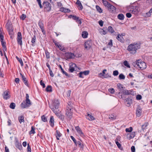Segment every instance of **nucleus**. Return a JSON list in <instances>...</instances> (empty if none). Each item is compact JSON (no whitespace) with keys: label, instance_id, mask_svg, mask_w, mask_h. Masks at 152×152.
<instances>
[{"label":"nucleus","instance_id":"nucleus-9","mask_svg":"<svg viewBox=\"0 0 152 152\" xmlns=\"http://www.w3.org/2000/svg\"><path fill=\"white\" fill-rule=\"evenodd\" d=\"M72 112L71 110V108L68 107L67 108L66 110V116L68 120H70L72 117Z\"/></svg>","mask_w":152,"mask_h":152},{"label":"nucleus","instance_id":"nucleus-28","mask_svg":"<svg viewBox=\"0 0 152 152\" xmlns=\"http://www.w3.org/2000/svg\"><path fill=\"white\" fill-rule=\"evenodd\" d=\"M118 18L121 20H123L124 18V16L122 14H120L118 15Z\"/></svg>","mask_w":152,"mask_h":152},{"label":"nucleus","instance_id":"nucleus-44","mask_svg":"<svg viewBox=\"0 0 152 152\" xmlns=\"http://www.w3.org/2000/svg\"><path fill=\"white\" fill-rule=\"evenodd\" d=\"M135 136V133L134 132H132L130 134L129 137L130 138H133Z\"/></svg>","mask_w":152,"mask_h":152},{"label":"nucleus","instance_id":"nucleus-39","mask_svg":"<svg viewBox=\"0 0 152 152\" xmlns=\"http://www.w3.org/2000/svg\"><path fill=\"white\" fill-rule=\"evenodd\" d=\"M96 7L97 10L98 12L99 13L102 12V10L99 6L96 5Z\"/></svg>","mask_w":152,"mask_h":152},{"label":"nucleus","instance_id":"nucleus-49","mask_svg":"<svg viewBox=\"0 0 152 152\" xmlns=\"http://www.w3.org/2000/svg\"><path fill=\"white\" fill-rule=\"evenodd\" d=\"M108 91L110 92L111 94H113L115 92V90L113 88H110L108 89Z\"/></svg>","mask_w":152,"mask_h":152},{"label":"nucleus","instance_id":"nucleus-20","mask_svg":"<svg viewBox=\"0 0 152 152\" xmlns=\"http://www.w3.org/2000/svg\"><path fill=\"white\" fill-rule=\"evenodd\" d=\"M62 135V134L60 133L59 131L56 130V136L57 140H59V137H60Z\"/></svg>","mask_w":152,"mask_h":152},{"label":"nucleus","instance_id":"nucleus-6","mask_svg":"<svg viewBox=\"0 0 152 152\" xmlns=\"http://www.w3.org/2000/svg\"><path fill=\"white\" fill-rule=\"evenodd\" d=\"M6 25L7 28L8 32L11 38L12 37L14 34L13 31V26L11 23H9V22L7 23Z\"/></svg>","mask_w":152,"mask_h":152},{"label":"nucleus","instance_id":"nucleus-18","mask_svg":"<svg viewBox=\"0 0 152 152\" xmlns=\"http://www.w3.org/2000/svg\"><path fill=\"white\" fill-rule=\"evenodd\" d=\"M75 128L76 130L77 131V133L81 136L83 137L84 136V134L82 132V130L80 129V128L78 126H75Z\"/></svg>","mask_w":152,"mask_h":152},{"label":"nucleus","instance_id":"nucleus-53","mask_svg":"<svg viewBox=\"0 0 152 152\" xmlns=\"http://www.w3.org/2000/svg\"><path fill=\"white\" fill-rule=\"evenodd\" d=\"M27 152H31V147L30 146L29 144L28 143L27 144Z\"/></svg>","mask_w":152,"mask_h":152},{"label":"nucleus","instance_id":"nucleus-2","mask_svg":"<svg viewBox=\"0 0 152 152\" xmlns=\"http://www.w3.org/2000/svg\"><path fill=\"white\" fill-rule=\"evenodd\" d=\"M141 44L139 43H134L129 45L127 50L131 54H134L137 52V50L140 48Z\"/></svg>","mask_w":152,"mask_h":152},{"label":"nucleus","instance_id":"nucleus-22","mask_svg":"<svg viewBox=\"0 0 152 152\" xmlns=\"http://www.w3.org/2000/svg\"><path fill=\"white\" fill-rule=\"evenodd\" d=\"M134 8V7L132 8L130 11L132 14H136L137 13L138 11L136 8Z\"/></svg>","mask_w":152,"mask_h":152},{"label":"nucleus","instance_id":"nucleus-1","mask_svg":"<svg viewBox=\"0 0 152 152\" xmlns=\"http://www.w3.org/2000/svg\"><path fill=\"white\" fill-rule=\"evenodd\" d=\"M60 103L57 99H55L53 101L52 105L50 107L53 112L58 116H59L62 119H64V116L60 113L59 110L58 109Z\"/></svg>","mask_w":152,"mask_h":152},{"label":"nucleus","instance_id":"nucleus-32","mask_svg":"<svg viewBox=\"0 0 152 152\" xmlns=\"http://www.w3.org/2000/svg\"><path fill=\"white\" fill-rule=\"evenodd\" d=\"M115 143L120 149L122 151L124 150L123 148L121 147V144L118 141H116Z\"/></svg>","mask_w":152,"mask_h":152},{"label":"nucleus","instance_id":"nucleus-48","mask_svg":"<svg viewBox=\"0 0 152 152\" xmlns=\"http://www.w3.org/2000/svg\"><path fill=\"white\" fill-rule=\"evenodd\" d=\"M77 145L78 144L80 148H83V145L80 141H78L77 142Z\"/></svg>","mask_w":152,"mask_h":152},{"label":"nucleus","instance_id":"nucleus-11","mask_svg":"<svg viewBox=\"0 0 152 152\" xmlns=\"http://www.w3.org/2000/svg\"><path fill=\"white\" fill-rule=\"evenodd\" d=\"M92 44L91 40H89L86 42L84 43V47L86 49H89L91 46Z\"/></svg>","mask_w":152,"mask_h":152},{"label":"nucleus","instance_id":"nucleus-25","mask_svg":"<svg viewBox=\"0 0 152 152\" xmlns=\"http://www.w3.org/2000/svg\"><path fill=\"white\" fill-rule=\"evenodd\" d=\"M24 118L23 115H21L18 117V120L20 124H21L22 122L24 123Z\"/></svg>","mask_w":152,"mask_h":152},{"label":"nucleus","instance_id":"nucleus-33","mask_svg":"<svg viewBox=\"0 0 152 152\" xmlns=\"http://www.w3.org/2000/svg\"><path fill=\"white\" fill-rule=\"evenodd\" d=\"M35 128L33 126H32L31 127V131L29 132V133L30 134H34L35 133Z\"/></svg>","mask_w":152,"mask_h":152},{"label":"nucleus","instance_id":"nucleus-21","mask_svg":"<svg viewBox=\"0 0 152 152\" xmlns=\"http://www.w3.org/2000/svg\"><path fill=\"white\" fill-rule=\"evenodd\" d=\"M142 110L140 108H137L136 110V115L137 116L140 117L141 114Z\"/></svg>","mask_w":152,"mask_h":152},{"label":"nucleus","instance_id":"nucleus-27","mask_svg":"<svg viewBox=\"0 0 152 152\" xmlns=\"http://www.w3.org/2000/svg\"><path fill=\"white\" fill-rule=\"evenodd\" d=\"M59 67L61 69V72H62L63 74H64L66 76L69 77V75H68V74L66 72L64 71V70L63 69L61 66V65H60Z\"/></svg>","mask_w":152,"mask_h":152},{"label":"nucleus","instance_id":"nucleus-3","mask_svg":"<svg viewBox=\"0 0 152 152\" xmlns=\"http://www.w3.org/2000/svg\"><path fill=\"white\" fill-rule=\"evenodd\" d=\"M133 65L134 67L137 68H139L142 70L146 68V63L141 60H138L133 62Z\"/></svg>","mask_w":152,"mask_h":152},{"label":"nucleus","instance_id":"nucleus-51","mask_svg":"<svg viewBox=\"0 0 152 152\" xmlns=\"http://www.w3.org/2000/svg\"><path fill=\"white\" fill-rule=\"evenodd\" d=\"M70 137L72 139V140H73V141L74 142L75 144L77 145V142L76 141V140L75 139V138L73 136H71Z\"/></svg>","mask_w":152,"mask_h":152},{"label":"nucleus","instance_id":"nucleus-55","mask_svg":"<svg viewBox=\"0 0 152 152\" xmlns=\"http://www.w3.org/2000/svg\"><path fill=\"white\" fill-rule=\"evenodd\" d=\"M151 15V14L148 12L145 14V17H150Z\"/></svg>","mask_w":152,"mask_h":152},{"label":"nucleus","instance_id":"nucleus-63","mask_svg":"<svg viewBox=\"0 0 152 152\" xmlns=\"http://www.w3.org/2000/svg\"><path fill=\"white\" fill-rule=\"evenodd\" d=\"M20 79L18 78H16L15 79V82L17 84L19 83Z\"/></svg>","mask_w":152,"mask_h":152},{"label":"nucleus","instance_id":"nucleus-60","mask_svg":"<svg viewBox=\"0 0 152 152\" xmlns=\"http://www.w3.org/2000/svg\"><path fill=\"white\" fill-rule=\"evenodd\" d=\"M26 18V15H25L24 14H22L21 15V16L20 17V19H21L23 20H24Z\"/></svg>","mask_w":152,"mask_h":152},{"label":"nucleus","instance_id":"nucleus-29","mask_svg":"<svg viewBox=\"0 0 152 152\" xmlns=\"http://www.w3.org/2000/svg\"><path fill=\"white\" fill-rule=\"evenodd\" d=\"M126 101L128 102L127 103V106L129 107L132 103V99H130L129 98H127L126 99Z\"/></svg>","mask_w":152,"mask_h":152},{"label":"nucleus","instance_id":"nucleus-36","mask_svg":"<svg viewBox=\"0 0 152 152\" xmlns=\"http://www.w3.org/2000/svg\"><path fill=\"white\" fill-rule=\"evenodd\" d=\"M124 64L127 67L130 68V66L128 62L127 61H125L123 62Z\"/></svg>","mask_w":152,"mask_h":152},{"label":"nucleus","instance_id":"nucleus-10","mask_svg":"<svg viewBox=\"0 0 152 152\" xmlns=\"http://www.w3.org/2000/svg\"><path fill=\"white\" fill-rule=\"evenodd\" d=\"M18 36L17 38V41L18 43L21 46H22L23 44L22 39V37L21 33L20 32H19L18 33Z\"/></svg>","mask_w":152,"mask_h":152},{"label":"nucleus","instance_id":"nucleus-41","mask_svg":"<svg viewBox=\"0 0 152 152\" xmlns=\"http://www.w3.org/2000/svg\"><path fill=\"white\" fill-rule=\"evenodd\" d=\"M148 125V124L147 123H145L142 126V129L144 130V129H146Z\"/></svg>","mask_w":152,"mask_h":152},{"label":"nucleus","instance_id":"nucleus-8","mask_svg":"<svg viewBox=\"0 0 152 152\" xmlns=\"http://www.w3.org/2000/svg\"><path fill=\"white\" fill-rule=\"evenodd\" d=\"M45 11H49L51 9V4L48 1H44L43 3Z\"/></svg>","mask_w":152,"mask_h":152},{"label":"nucleus","instance_id":"nucleus-30","mask_svg":"<svg viewBox=\"0 0 152 152\" xmlns=\"http://www.w3.org/2000/svg\"><path fill=\"white\" fill-rule=\"evenodd\" d=\"M46 91L48 92H51L52 91V88L51 86H48L46 88Z\"/></svg>","mask_w":152,"mask_h":152},{"label":"nucleus","instance_id":"nucleus-57","mask_svg":"<svg viewBox=\"0 0 152 152\" xmlns=\"http://www.w3.org/2000/svg\"><path fill=\"white\" fill-rule=\"evenodd\" d=\"M99 75L100 76H104V78H107V77H110V75H108V76H107V75H104L103 74V73H100L99 74Z\"/></svg>","mask_w":152,"mask_h":152},{"label":"nucleus","instance_id":"nucleus-31","mask_svg":"<svg viewBox=\"0 0 152 152\" xmlns=\"http://www.w3.org/2000/svg\"><path fill=\"white\" fill-rule=\"evenodd\" d=\"M108 31L111 33H113L115 32L114 30L112 27L109 26L108 27Z\"/></svg>","mask_w":152,"mask_h":152},{"label":"nucleus","instance_id":"nucleus-43","mask_svg":"<svg viewBox=\"0 0 152 152\" xmlns=\"http://www.w3.org/2000/svg\"><path fill=\"white\" fill-rule=\"evenodd\" d=\"M20 75L21 77L22 80L24 82L27 80L26 78L21 73H20Z\"/></svg>","mask_w":152,"mask_h":152},{"label":"nucleus","instance_id":"nucleus-64","mask_svg":"<svg viewBox=\"0 0 152 152\" xmlns=\"http://www.w3.org/2000/svg\"><path fill=\"white\" fill-rule=\"evenodd\" d=\"M126 16L128 18H130L132 16V15L130 13H127L126 14Z\"/></svg>","mask_w":152,"mask_h":152},{"label":"nucleus","instance_id":"nucleus-35","mask_svg":"<svg viewBox=\"0 0 152 152\" xmlns=\"http://www.w3.org/2000/svg\"><path fill=\"white\" fill-rule=\"evenodd\" d=\"M38 25L41 29L44 28V25L41 21H39Z\"/></svg>","mask_w":152,"mask_h":152},{"label":"nucleus","instance_id":"nucleus-58","mask_svg":"<svg viewBox=\"0 0 152 152\" xmlns=\"http://www.w3.org/2000/svg\"><path fill=\"white\" fill-rule=\"evenodd\" d=\"M83 73H82V72H80L78 74V75L79 76V77L80 78H83Z\"/></svg>","mask_w":152,"mask_h":152},{"label":"nucleus","instance_id":"nucleus-26","mask_svg":"<svg viewBox=\"0 0 152 152\" xmlns=\"http://www.w3.org/2000/svg\"><path fill=\"white\" fill-rule=\"evenodd\" d=\"M89 117L90 118H87L89 121H93L95 120V118L92 115H90L89 113H87V117Z\"/></svg>","mask_w":152,"mask_h":152},{"label":"nucleus","instance_id":"nucleus-54","mask_svg":"<svg viewBox=\"0 0 152 152\" xmlns=\"http://www.w3.org/2000/svg\"><path fill=\"white\" fill-rule=\"evenodd\" d=\"M117 87L119 89L121 90L123 88L122 85L120 83H118L117 84Z\"/></svg>","mask_w":152,"mask_h":152},{"label":"nucleus","instance_id":"nucleus-23","mask_svg":"<svg viewBox=\"0 0 152 152\" xmlns=\"http://www.w3.org/2000/svg\"><path fill=\"white\" fill-rule=\"evenodd\" d=\"M88 34L87 32L84 31L82 32V36L83 38H86L87 37Z\"/></svg>","mask_w":152,"mask_h":152},{"label":"nucleus","instance_id":"nucleus-45","mask_svg":"<svg viewBox=\"0 0 152 152\" xmlns=\"http://www.w3.org/2000/svg\"><path fill=\"white\" fill-rule=\"evenodd\" d=\"M132 127H130L129 128H126L125 131L126 132H130L132 131Z\"/></svg>","mask_w":152,"mask_h":152},{"label":"nucleus","instance_id":"nucleus-56","mask_svg":"<svg viewBox=\"0 0 152 152\" xmlns=\"http://www.w3.org/2000/svg\"><path fill=\"white\" fill-rule=\"evenodd\" d=\"M40 84L42 86L43 88H45V84L43 82L42 80H41L40 82Z\"/></svg>","mask_w":152,"mask_h":152},{"label":"nucleus","instance_id":"nucleus-5","mask_svg":"<svg viewBox=\"0 0 152 152\" xmlns=\"http://www.w3.org/2000/svg\"><path fill=\"white\" fill-rule=\"evenodd\" d=\"M4 36L3 35L2 33L1 32V44L2 47L3 48V50L4 51V54L6 58L7 61L8 62L7 58L6 56V53L5 52V51H6L7 48H6V43L4 39Z\"/></svg>","mask_w":152,"mask_h":152},{"label":"nucleus","instance_id":"nucleus-47","mask_svg":"<svg viewBox=\"0 0 152 152\" xmlns=\"http://www.w3.org/2000/svg\"><path fill=\"white\" fill-rule=\"evenodd\" d=\"M100 32L101 33V34L103 35H105L107 33L106 31H105L103 29H101L100 30Z\"/></svg>","mask_w":152,"mask_h":152},{"label":"nucleus","instance_id":"nucleus-24","mask_svg":"<svg viewBox=\"0 0 152 152\" xmlns=\"http://www.w3.org/2000/svg\"><path fill=\"white\" fill-rule=\"evenodd\" d=\"M60 11L64 12H70V10L68 9H66L64 8H60Z\"/></svg>","mask_w":152,"mask_h":152},{"label":"nucleus","instance_id":"nucleus-50","mask_svg":"<svg viewBox=\"0 0 152 152\" xmlns=\"http://www.w3.org/2000/svg\"><path fill=\"white\" fill-rule=\"evenodd\" d=\"M82 73L83 75H86L89 74V70L85 71L83 72H82Z\"/></svg>","mask_w":152,"mask_h":152},{"label":"nucleus","instance_id":"nucleus-15","mask_svg":"<svg viewBox=\"0 0 152 152\" xmlns=\"http://www.w3.org/2000/svg\"><path fill=\"white\" fill-rule=\"evenodd\" d=\"M125 33L118 34L116 37L117 39L120 42L122 43H124V39L123 37L125 35Z\"/></svg>","mask_w":152,"mask_h":152},{"label":"nucleus","instance_id":"nucleus-37","mask_svg":"<svg viewBox=\"0 0 152 152\" xmlns=\"http://www.w3.org/2000/svg\"><path fill=\"white\" fill-rule=\"evenodd\" d=\"M109 118L111 120H113L116 119V117L113 114L110 115Z\"/></svg>","mask_w":152,"mask_h":152},{"label":"nucleus","instance_id":"nucleus-46","mask_svg":"<svg viewBox=\"0 0 152 152\" xmlns=\"http://www.w3.org/2000/svg\"><path fill=\"white\" fill-rule=\"evenodd\" d=\"M45 53L46 58L48 59L50 58V53L47 50H45Z\"/></svg>","mask_w":152,"mask_h":152},{"label":"nucleus","instance_id":"nucleus-12","mask_svg":"<svg viewBox=\"0 0 152 152\" xmlns=\"http://www.w3.org/2000/svg\"><path fill=\"white\" fill-rule=\"evenodd\" d=\"M53 42L54 43L55 45L60 50L64 52H65V48L64 47L60 45L58 42H57L55 40H53Z\"/></svg>","mask_w":152,"mask_h":152},{"label":"nucleus","instance_id":"nucleus-34","mask_svg":"<svg viewBox=\"0 0 152 152\" xmlns=\"http://www.w3.org/2000/svg\"><path fill=\"white\" fill-rule=\"evenodd\" d=\"M16 58L17 59V60L18 61L20 62V65L21 66H23V61L22 60V59L21 58H18V56H16Z\"/></svg>","mask_w":152,"mask_h":152},{"label":"nucleus","instance_id":"nucleus-42","mask_svg":"<svg viewBox=\"0 0 152 152\" xmlns=\"http://www.w3.org/2000/svg\"><path fill=\"white\" fill-rule=\"evenodd\" d=\"M15 104L14 103L12 102L11 103L10 106V107L13 109H14L15 108Z\"/></svg>","mask_w":152,"mask_h":152},{"label":"nucleus","instance_id":"nucleus-61","mask_svg":"<svg viewBox=\"0 0 152 152\" xmlns=\"http://www.w3.org/2000/svg\"><path fill=\"white\" fill-rule=\"evenodd\" d=\"M118 72L117 70L114 71L113 72V75L114 76H117L118 74Z\"/></svg>","mask_w":152,"mask_h":152},{"label":"nucleus","instance_id":"nucleus-38","mask_svg":"<svg viewBox=\"0 0 152 152\" xmlns=\"http://www.w3.org/2000/svg\"><path fill=\"white\" fill-rule=\"evenodd\" d=\"M125 76L123 74H120L118 76V78L119 79L124 80L125 78Z\"/></svg>","mask_w":152,"mask_h":152},{"label":"nucleus","instance_id":"nucleus-40","mask_svg":"<svg viewBox=\"0 0 152 152\" xmlns=\"http://www.w3.org/2000/svg\"><path fill=\"white\" fill-rule=\"evenodd\" d=\"M69 17L70 18H72L73 19L75 20H77L78 19V17L75 15H71L69 16Z\"/></svg>","mask_w":152,"mask_h":152},{"label":"nucleus","instance_id":"nucleus-16","mask_svg":"<svg viewBox=\"0 0 152 152\" xmlns=\"http://www.w3.org/2000/svg\"><path fill=\"white\" fill-rule=\"evenodd\" d=\"M65 57L67 59H70L74 58V54L72 53H66L65 54Z\"/></svg>","mask_w":152,"mask_h":152},{"label":"nucleus","instance_id":"nucleus-4","mask_svg":"<svg viewBox=\"0 0 152 152\" xmlns=\"http://www.w3.org/2000/svg\"><path fill=\"white\" fill-rule=\"evenodd\" d=\"M29 95L27 94H26V100H24L21 103L20 105L23 108H25L29 107L31 104V102L29 99Z\"/></svg>","mask_w":152,"mask_h":152},{"label":"nucleus","instance_id":"nucleus-14","mask_svg":"<svg viewBox=\"0 0 152 152\" xmlns=\"http://www.w3.org/2000/svg\"><path fill=\"white\" fill-rule=\"evenodd\" d=\"M69 71L70 72H73L75 71V68L77 67L76 64L72 63H69Z\"/></svg>","mask_w":152,"mask_h":152},{"label":"nucleus","instance_id":"nucleus-52","mask_svg":"<svg viewBox=\"0 0 152 152\" xmlns=\"http://www.w3.org/2000/svg\"><path fill=\"white\" fill-rule=\"evenodd\" d=\"M41 118L42 120L44 122H46L47 121V119L44 115H43L42 116Z\"/></svg>","mask_w":152,"mask_h":152},{"label":"nucleus","instance_id":"nucleus-19","mask_svg":"<svg viewBox=\"0 0 152 152\" xmlns=\"http://www.w3.org/2000/svg\"><path fill=\"white\" fill-rule=\"evenodd\" d=\"M49 123L50 126L52 127H53L54 126V118L53 116H51L50 117V120Z\"/></svg>","mask_w":152,"mask_h":152},{"label":"nucleus","instance_id":"nucleus-62","mask_svg":"<svg viewBox=\"0 0 152 152\" xmlns=\"http://www.w3.org/2000/svg\"><path fill=\"white\" fill-rule=\"evenodd\" d=\"M142 96L140 95H138L136 96V99L137 100H140L141 99Z\"/></svg>","mask_w":152,"mask_h":152},{"label":"nucleus","instance_id":"nucleus-59","mask_svg":"<svg viewBox=\"0 0 152 152\" xmlns=\"http://www.w3.org/2000/svg\"><path fill=\"white\" fill-rule=\"evenodd\" d=\"M36 38L35 35H34L33 38H32L31 39V42L32 43H34L35 42Z\"/></svg>","mask_w":152,"mask_h":152},{"label":"nucleus","instance_id":"nucleus-7","mask_svg":"<svg viewBox=\"0 0 152 152\" xmlns=\"http://www.w3.org/2000/svg\"><path fill=\"white\" fill-rule=\"evenodd\" d=\"M102 2L104 5L108 8V9L110 11H113L116 9L115 7L112 4L108 3L105 0H103Z\"/></svg>","mask_w":152,"mask_h":152},{"label":"nucleus","instance_id":"nucleus-17","mask_svg":"<svg viewBox=\"0 0 152 152\" xmlns=\"http://www.w3.org/2000/svg\"><path fill=\"white\" fill-rule=\"evenodd\" d=\"M3 98L4 99H9L10 97V92L9 91H5L3 94H2Z\"/></svg>","mask_w":152,"mask_h":152},{"label":"nucleus","instance_id":"nucleus-13","mask_svg":"<svg viewBox=\"0 0 152 152\" xmlns=\"http://www.w3.org/2000/svg\"><path fill=\"white\" fill-rule=\"evenodd\" d=\"M122 93H123L125 95H131L133 96L134 95V92L132 90H125L122 91Z\"/></svg>","mask_w":152,"mask_h":152}]
</instances>
